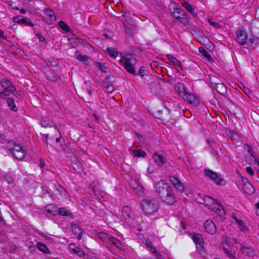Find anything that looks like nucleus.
<instances>
[{
    "label": "nucleus",
    "instance_id": "obj_1",
    "mask_svg": "<svg viewBox=\"0 0 259 259\" xmlns=\"http://www.w3.org/2000/svg\"><path fill=\"white\" fill-rule=\"evenodd\" d=\"M155 189L163 202L169 205L173 204L176 202L175 195L165 180L162 179L157 182L155 185Z\"/></svg>",
    "mask_w": 259,
    "mask_h": 259
},
{
    "label": "nucleus",
    "instance_id": "obj_2",
    "mask_svg": "<svg viewBox=\"0 0 259 259\" xmlns=\"http://www.w3.org/2000/svg\"><path fill=\"white\" fill-rule=\"evenodd\" d=\"M202 200L203 202H200V203L205 204L209 209H211L220 215H223L225 214L223 207L215 199L209 196L204 195Z\"/></svg>",
    "mask_w": 259,
    "mask_h": 259
},
{
    "label": "nucleus",
    "instance_id": "obj_3",
    "mask_svg": "<svg viewBox=\"0 0 259 259\" xmlns=\"http://www.w3.org/2000/svg\"><path fill=\"white\" fill-rule=\"evenodd\" d=\"M119 62L123 65L127 71L132 74H135L136 70L134 66L137 64V60L132 55L125 54L122 56Z\"/></svg>",
    "mask_w": 259,
    "mask_h": 259
},
{
    "label": "nucleus",
    "instance_id": "obj_4",
    "mask_svg": "<svg viewBox=\"0 0 259 259\" xmlns=\"http://www.w3.org/2000/svg\"><path fill=\"white\" fill-rule=\"evenodd\" d=\"M15 91V88L10 80L3 79L0 81V98H6Z\"/></svg>",
    "mask_w": 259,
    "mask_h": 259
},
{
    "label": "nucleus",
    "instance_id": "obj_5",
    "mask_svg": "<svg viewBox=\"0 0 259 259\" xmlns=\"http://www.w3.org/2000/svg\"><path fill=\"white\" fill-rule=\"evenodd\" d=\"M142 207L145 214L152 215L158 210V205L154 200L144 199L142 203Z\"/></svg>",
    "mask_w": 259,
    "mask_h": 259
},
{
    "label": "nucleus",
    "instance_id": "obj_6",
    "mask_svg": "<svg viewBox=\"0 0 259 259\" xmlns=\"http://www.w3.org/2000/svg\"><path fill=\"white\" fill-rule=\"evenodd\" d=\"M8 147L16 159L21 160L25 157L26 151L20 144L15 143H10Z\"/></svg>",
    "mask_w": 259,
    "mask_h": 259
},
{
    "label": "nucleus",
    "instance_id": "obj_7",
    "mask_svg": "<svg viewBox=\"0 0 259 259\" xmlns=\"http://www.w3.org/2000/svg\"><path fill=\"white\" fill-rule=\"evenodd\" d=\"M248 148L247 151L250 153V157L249 158L250 163L253 166L254 168L257 171V177H259V161L255 158L254 152L251 150L250 148L247 144L244 145V147Z\"/></svg>",
    "mask_w": 259,
    "mask_h": 259
},
{
    "label": "nucleus",
    "instance_id": "obj_8",
    "mask_svg": "<svg viewBox=\"0 0 259 259\" xmlns=\"http://www.w3.org/2000/svg\"><path fill=\"white\" fill-rule=\"evenodd\" d=\"M124 17L125 18L126 22L128 23V25H127L125 23H124L125 32L128 36L132 37L134 34L136 27L134 25L133 22H128V16L126 14L124 15Z\"/></svg>",
    "mask_w": 259,
    "mask_h": 259
},
{
    "label": "nucleus",
    "instance_id": "obj_9",
    "mask_svg": "<svg viewBox=\"0 0 259 259\" xmlns=\"http://www.w3.org/2000/svg\"><path fill=\"white\" fill-rule=\"evenodd\" d=\"M183 98L185 101L194 106L198 105L200 102L199 97L195 94H190L187 92Z\"/></svg>",
    "mask_w": 259,
    "mask_h": 259
},
{
    "label": "nucleus",
    "instance_id": "obj_10",
    "mask_svg": "<svg viewBox=\"0 0 259 259\" xmlns=\"http://www.w3.org/2000/svg\"><path fill=\"white\" fill-rule=\"evenodd\" d=\"M247 34L242 28H240L236 32V40L241 45H243L246 43L247 40Z\"/></svg>",
    "mask_w": 259,
    "mask_h": 259
},
{
    "label": "nucleus",
    "instance_id": "obj_11",
    "mask_svg": "<svg viewBox=\"0 0 259 259\" xmlns=\"http://www.w3.org/2000/svg\"><path fill=\"white\" fill-rule=\"evenodd\" d=\"M204 227L206 232L210 234H214L216 233L217 228L215 225L211 220H206L204 223Z\"/></svg>",
    "mask_w": 259,
    "mask_h": 259
},
{
    "label": "nucleus",
    "instance_id": "obj_12",
    "mask_svg": "<svg viewBox=\"0 0 259 259\" xmlns=\"http://www.w3.org/2000/svg\"><path fill=\"white\" fill-rule=\"evenodd\" d=\"M243 183L242 189L247 194H250L253 193L254 189L248 179H241Z\"/></svg>",
    "mask_w": 259,
    "mask_h": 259
},
{
    "label": "nucleus",
    "instance_id": "obj_13",
    "mask_svg": "<svg viewBox=\"0 0 259 259\" xmlns=\"http://www.w3.org/2000/svg\"><path fill=\"white\" fill-rule=\"evenodd\" d=\"M174 5V7H172V5L171 6L170 10L172 16L177 20L181 16L184 15L185 12L183 9L178 8L175 4Z\"/></svg>",
    "mask_w": 259,
    "mask_h": 259
},
{
    "label": "nucleus",
    "instance_id": "obj_14",
    "mask_svg": "<svg viewBox=\"0 0 259 259\" xmlns=\"http://www.w3.org/2000/svg\"><path fill=\"white\" fill-rule=\"evenodd\" d=\"M171 183L178 191L184 192L187 188L185 185L180 181V179H169Z\"/></svg>",
    "mask_w": 259,
    "mask_h": 259
},
{
    "label": "nucleus",
    "instance_id": "obj_15",
    "mask_svg": "<svg viewBox=\"0 0 259 259\" xmlns=\"http://www.w3.org/2000/svg\"><path fill=\"white\" fill-rule=\"evenodd\" d=\"M175 89L178 94L183 98L187 93V88L185 85L182 83H179L175 85Z\"/></svg>",
    "mask_w": 259,
    "mask_h": 259
},
{
    "label": "nucleus",
    "instance_id": "obj_16",
    "mask_svg": "<svg viewBox=\"0 0 259 259\" xmlns=\"http://www.w3.org/2000/svg\"><path fill=\"white\" fill-rule=\"evenodd\" d=\"M192 238L198 248L202 249L203 247L204 242L201 235L199 234H194L193 235Z\"/></svg>",
    "mask_w": 259,
    "mask_h": 259
},
{
    "label": "nucleus",
    "instance_id": "obj_17",
    "mask_svg": "<svg viewBox=\"0 0 259 259\" xmlns=\"http://www.w3.org/2000/svg\"><path fill=\"white\" fill-rule=\"evenodd\" d=\"M241 252L245 256L252 257L255 255L256 252L253 248L248 247H243L241 249Z\"/></svg>",
    "mask_w": 259,
    "mask_h": 259
},
{
    "label": "nucleus",
    "instance_id": "obj_18",
    "mask_svg": "<svg viewBox=\"0 0 259 259\" xmlns=\"http://www.w3.org/2000/svg\"><path fill=\"white\" fill-rule=\"evenodd\" d=\"M56 197L59 200H62L67 196L66 190L62 187H60L59 190H57L55 193Z\"/></svg>",
    "mask_w": 259,
    "mask_h": 259
},
{
    "label": "nucleus",
    "instance_id": "obj_19",
    "mask_svg": "<svg viewBox=\"0 0 259 259\" xmlns=\"http://www.w3.org/2000/svg\"><path fill=\"white\" fill-rule=\"evenodd\" d=\"M153 158L156 164L159 166L162 165L163 164L166 163V160L163 156L155 153L153 156Z\"/></svg>",
    "mask_w": 259,
    "mask_h": 259
},
{
    "label": "nucleus",
    "instance_id": "obj_20",
    "mask_svg": "<svg viewBox=\"0 0 259 259\" xmlns=\"http://www.w3.org/2000/svg\"><path fill=\"white\" fill-rule=\"evenodd\" d=\"M166 56L169 59L170 64L175 66L180 67L182 69L183 68L182 63L180 60L177 59L175 57L170 54H167Z\"/></svg>",
    "mask_w": 259,
    "mask_h": 259
},
{
    "label": "nucleus",
    "instance_id": "obj_21",
    "mask_svg": "<svg viewBox=\"0 0 259 259\" xmlns=\"http://www.w3.org/2000/svg\"><path fill=\"white\" fill-rule=\"evenodd\" d=\"M72 230L73 233L77 236L78 239L81 238V234L82 230L77 224H73L72 225Z\"/></svg>",
    "mask_w": 259,
    "mask_h": 259
},
{
    "label": "nucleus",
    "instance_id": "obj_22",
    "mask_svg": "<svg viewBox=\"0 0 259 259\" xmlns=\"http://www.w3.org/2000/svg\"><path fill=\"white\" fill-rule=\"evenodd\" d=\"M122 215L123 217L127 220L130 221L132 219L131 215V209L127 206H124L122 209Z\"/></svg>",
    "mask_w": 259,
    "mask_h": 259
},
{
    "label": "nucleus",
    "instance_id": "obj_23",
    "mask_svg": "<svg viewBox=\"0 0 259 259\" xmlns=\"http://www.w3.org/2000/svg\"><path fill=\"white\" fill-rule=\"evenodd\" d=\"M204 176L209 178H220V177L217 172L208 169L204 170Z\"/></svg>",
    "mask_w": 259,
    "mask_h": 259
},
{
    "label": "nucleus",
    "instance_id": "obj_24",
    "mask_svg": "<svg viewBox=\"0 0 259 259\" xmlns=\"http://www.w3.org/2000/svg\"><path fill=\"white\" fill-rule=\"evenodd\" d=\"M110 241L118 248L120 249H123L124 246L122 243L118 239L114 237H110L109 238Z\"/></svg>",
    "mask_w": 259,
    "mask_h": 259
},
{
    "label": "nucleus",
    "instance_id": "obj_25",
    "mask_svg": "<svg viewBox=\"0 0 259 259\" xmlns=\"http://www.w3.org/2000/svg\"><path fill=\"white\" fill-rule=\"evenodd\" d=\"M45 14L50 18L51 22H54L56 20V17L54 12L51 9H47L45 11Z\"/></svg>",
    "mask_w": 259,
    "mask_h": 259
},
{
    "label": "nucleus",
    "instance_id": "obj_26",
    "mask_svg": "<svg viewBox=\"0 0 259 259\" xmlns=\"http://www.w3.org/2000/svg\"><path fill=\"white\" fill-rule=\"evenodd\" d=\"M76 58L79 61L83 62L85 64H88V62L89 59V57L88 56L78 53V52H76Z\"/></svg>",
    "mask_w": 259,
    "mask_h": 259
},
{
    "label": "nucleus",
    "instance_id": "obj_27",
    "mask_svg": "<svg viewBox=\"0 0 259 259\" xmlns=\"http://www.w3.org/2000/svg\"><path fill=\"white\" fill-rule=\"evenodd\" d=\"M216 90L221 95H224L227 93L226 87L222 83H217L216 85Z\"/></svg>",
    "mask_w": 259,
    "mask_h": 259
},
{
    "label": "nucleus",
    "instance_id": "obj_28",
    "mask_svg": "<svg viewBox=\"0 0 259 259\" xmlns=\"http://www.w3.org/2000/svg\"><path fill=\"white\" fill-rule=\"evenodd\" d=\"M223 250L230 259H237V258L232 254L231 247L228 246L227 247L223 246Z\"/></svg>",
    "mask_w": 259,
    "mask_h": 259
},
{
    "label": "nucleus",
    "instance_id": "obj_29",
    "mask_svg": "<svg viewBox=\"0 0 259 259\" xmlns=\"http://www.w3.org/2000/svg\"><path fill=\"white\" fill-rule=\"evenodd\" d=\"M37 248L45 253H49V250L47 246L41 242H37L36 244Z\"/></svg>",
    "mask_w": 259,
    "mask_h": 259
},
{
    "label": "nucleus",
    "instance_id": "obj_30",
    "mask_svg": "<svg viewBox=\"0 0 259 259\" xmlns=\"http://www.w3.org/2000/svg\"><path fill=\"white\" fill-rule=\"evenodd\" d=\"M7 103L8 106L10 107L11 110L14 111H17L18 110L17 107L15 105L14 99L12 98H9L7 99Z\"/></svg>",
    "mask_w": 259,
    "mask_h": 259
},
{
    "label": "nucleus",
    "instance_id": "obj_31",
    "mask_svg": "<svg viewBox=\"0 0 259 259\" xmlns=\"http://www.w3.org/2000/svg\"><path fill=\"white\" fill-rule=\"evenodd\" d=\"M178 21H179L180 23H182L184 25L187 26L189 25V19L186 16V13L184 15H183L181 16L180 18H179L178 19H177Z\"/></svg>",
    "mask_w": 259,
    "mask_h": 259
},
{
    "label": "nucleus",
    "instance_id": "obj_32",
    "mask_svg": "<svg viewBox=\"0 0 259 259\" xmlns=\"http://www.w3.org/2000/svg\"><path fill=\"white\" fill-rule=\"evenodd\" d=\"M128 182L134 190L140 185L139 179H129Z\"/></svg>",
    "mask_w": 259,
    "mask_h": 259
},
{
    "label": "nucleus",
    "instance_id": "obj_33",
    "mask_svg": "<svg viewBox=\"0 0 259 259\" xmlns=\"http://www.w3.org/2000/svg\"><path fill=\"white\" fill-rule=\"evenodd\" d=\"M59 214L63 216H71L70 212L64 207H60L58 209Z\"/></svg>",
    "mask_w": 259,
    "mask_h": 259
},
{
    "label": "nucleus",
    "instance_id": "obj_34",
    "mask_svg": "<svg viewBox=\"0 0 259 259\" xmlns=\"http://www.w3.org/2000/svg\"><path fill=\"white\" fill-rule=\"evenodd\" d=\"M182 5L185 9H186L189 12L191 13L192 15L196 16L194 11H193L192 6L188 4L187 2H184L182 3Z\"/></svg>",
    "mask_w": 259,
    "mask_h": 259
},
{
    "label": "nucleus",
    "instance_id": "obj_35",
    "mask_svg": "<svg viewBox=\"0 0 259 259\" xmlns=\"http://www.w3.org/2000/svg\"><path fill=\"white\" fill-rule=\"evenodd\" d=\"M199 52L202 54V55L206 58L208 60H211L212 57L210 55V54L205 50V49L203 47H200L199 48Z\"/></svg>",
    "mask_w": 259,
    "mask_h": 259
},
{
    "label": "nucleus",
    "instance_id": "obj_36",
    "mask_svg": "<svg viewBox=\"0 0 259 259\" xmlns=\"http://www.w3.org/2000/svg\"><path fill=\"white\" fill-rule=\"evenodd\" d=\"M106 52L111 57L113 58H116L118 55V52L113 48H107Z\"/></svg>",
    "mask_w": 259,
    "mask_h": 259
},
{
    "label": "nucleus",
    "instance_id": "obj_37",
    "mask_svg": "<svg viewBox=\"0 0 259 259\" xmlns=\"http://www.w3.org/2000/svg\"><path fill=\"white\" fill-rule=\"evenodd\" d=\"M97 67L101 70L102 72H106V70L107 69V66H106V64L102 63L101 62H97L95 63Z\"/></svg>",
    "mask_w": 259,
    "mask_h": 259
},
{
    "label": "nucleus",
    "instance_id": "obj_38",
    "mask_svg": "<svg viewBox=\"0 0 259 259\" xmlns=\"http://www.w3.org/2000/svg\"><path fill=\"white\" fill-rule=\"evenodd\" d=\"M134 191L139 196L143 197L144 195V189L141 184L139 185L138 187H136Z\"/></svg>",
    "mask_w": 259,
    "mask_h": 259
},
{
    "label": "nucleus",
    "instance_id": "obj_39",
    "mask_svg": "<svg viewBox=\"0 0 259 259\" xmlns=\"http://www.w3.org/2000/svg\"><path fill=\"white\" fill-rule=\"evenodd\" d=\"M46 209L47 212L53 214H56L57 213L56 208L52 204L46 206Z\"/></svg>",
    "mask_w": 259,
    "mask_h": 259
},
{
    "label": "nucleus",
    "instance_id": "obj_40",
    "mask_svg": "<svg viewBox=\"0 0 259 259\" xmlns=\"http://www.w3.org/2000/svg\"><path fill=\"white\" fill-rule=\"evenodd\" d=\"M133 152L135 156L139 157H144L146 155V152L141 149L134 150Z\"/></svg>",
    "mask_w": 259,
    "mask_h": 259
},
{
    "label": "nucleus",
    "instance_id": "obj_41",
    "mask_svg": "<svg viewBox=\"0 0 259 259\" xmlns=\"http://www.w3.org/2000/svg\"><path fill=\"white\" fill-rule=\"evenodd\" d=\"M210 180L217 186H224L226 184V181L225 179H210Z\"/></svg>",
    "mask_w": 259,
    "mask_h": 259
},
{
    "label": "nucleus",
    "instance_id": "obj_42",
    "mask_svg": "<svg viewBox=\"0 0 259 259\" xmlns=\"http://www.w3.org/2000/svg\"><path fill=\"white\" fill-rule=\"evenodd\" d=\"M58 25H59V27L61 29H62L63 30L66 31V32H68L69 31V27L63 21H60L59 22Z\"/></svg>",
    "mask_w": 259,
    "mask_h": 259
},
{
    "label": "nucleus",
    "instance_id": "obj_43",
    "mask_svg": "<svg viewBox=\"0 0 259 259\" xmlns=\"http://www.w3.org/2000/svg\"><path fill=\"white\" fill-rule=\"evenodd\" d=\"M112 82L110 80L109 77H106L103 82V87L104 88H107L109 86L112 85Z\"/></svg>",
    "mask_w": 259,
    "mask_h": 259
},
{
    "label": "nucleus",
    "instance_id": "obj_44",
    "mask_svg": "<svg viewBox=\"0 0 259 259\" xmlns=\"http://www.w3.org/2000/svg\"><path fill=\"white\" fill-rule=\"evenodd\" d=\"M73 253L77 254L79 256L82 257L84 255L85 253L80 247H77Z\"/></svg>",
    "mask_w": 259,
    "mask_h": 259
},
{
    "label": "nucleus",
    "instance_id": "obj_45",
    "mask_svg": "<svg viewBox=\"0 0 259 259\" xmlns=\"http://www.w3.org/2000/svg\"><path fill=\"white\" fill-rule=\"evenodd\" d=\"M228 136L232 139V141H235L238 138V136L237 135V134H236L233 131L230 132L228 134Z\"/></svg>",
    "mask_w": 259,
    "mask_h": 259
},
{
    "label": "nucleus",
    "instance_id": "obj_46",
    "mask_svg": "<svg viewBox=\"0 0 259 259\" xmlns=\"http://www.w3.org/2000/svg\"><path fill=\"white\" fill-rule=\"evenodd\" d=\"M245 170L250 177L254 176V171L251 167L247 166L245 167Z\"/></svg>",
    "mask_w": 259,
    "mask_h": 259
},
{
    "label": "nucleus",
    "instance_id": "obj_47",
    "mask_svg": "<svg viewBox=\"0 0 259 259\" xmlns=\"http://www.w3.org/2000/svg\"><path fill=\"white\" fill-rule=\"evenodd\" d=\"M209 23L212 26L216 28H222V26L221 25H220L219 23L217 22H215L212 21V20L209 19L208 20Z\"/></svg>",
    "mask_w": 259,
    "mask_h": 259
},
{
    "label": "nucleus",
    "instance_id": "obj_48",
    "mask_svg": "<svg viewBox=\"0 0 259 259\" xmlns=\"http://www.w3.org/2000/svg\"><path fill=\"white\" fill-rule=\"evenodd\" d=\"M238 226L239 227L240 229L242 231H244L246 230V227L245 225V224L243 221L241 220H240V221L237 224Z\"/></svg>",
    "mask_w": 259,
    "mask_h": 259
},
{
    "label": "nucleus",
    "instance_id": "obj_49",
    "mask_svg": "<svg viewBox=\"0 0 259 259\" xmlns=\"http://www.w3.org/2000/svg\"><path fill=\"white\" fill-rule=\"evenodd\" d=\"M21 21H22V23H26L28 26H33V24L32 23V22L27 18H21Z\"/></svg>",
    "mask_w": 259,
    "mask_h": 259
},
{
    "label": "nucleus",
    "instance_id": "obj_50",
    "mask_svg": "<svg viewBox=\"0 0 259 259\" xmlns=\"http://www.w3.org/2000/svg\"><path fill=\"white\" fill-rule=\"evenodd\" d=\"M145 244L149 249H150L151 251L155 248V247L153 245L152 243L150 241H148V240H146L145 241Z\"/></svg>",
    "mask_w": 259,
    "mask_h": 259
},
{
    "label": "nucleus",
    "instance_id": "obj_51",
    "mask_svg": "<svg viewBox=\"0 0 259 259\" xmlns=\"http://www.w3.org/2000/svg\"><path fill=\"white\" fill-rule=\"evenodd\" d=\"M145 67L144 66H141L138 71V74L140 76H143L145 74Z\"/></svg>",
    "mask_w": 259,
    "mask_h": 259
},
{
    "label": "nucleus",
    "instance_id": "obj_52",
    "mask_svg": "<svg viewBox=\"0 0 259 259\" xmlns=\"http://www.w3.org/2000/svg\"><path fill=\"white\" fill-rule=\"evenodd\" d=\"M104 90L107 93H111L114 90V88L112 85L104 88Z\"/></svg>",
    "mask_w": 259,
    "mask_h": 259
},
{
    "label": "nucleus",
    "instance_id": "obj_53",
    "mask_svg": "<svg viewBox=\"0 0 259 259\" xmlns=\"http://www.w3.org/2000/svg\"><path fill=\"white\" fill-rule=\"evenodd\" d=\"M77 247H78V246H76L74 243H70L69 244V248L72 252L74 251Z\"/></svg>",
    "mask_w": 259,
    "mask_h": 259
},
{
    "label": "nucleus",
    "instance_id": "obj_54",
    "mask_svg": "<svg viewBox=\"0 0 259 259\" xmlns=\"http://www.w3.org/2000/svg\"><path fill=\"white\" fill-rule=\"evenodd\" d=\"M151 252H152V253L158 258L159 259L160 257H161V254H160L159 252H158V251H157L155 249V248H154Z\"/></svg>",
    "mask_w": 259,
    "mask_h": 259
},
{
    "label": "nucleus",
    "instance_id": "obj_55",
    "mask_svg": "<svg viewBox=\"0 0 259 259\" xmlns=\"http://www.w3.org/2000/svg\"><path fill=\"white\" fill-rule=\"evenodd\" d=\"M36 35L40 41H44L45 40V38L41 33H37Z\"/></svg>",
    "mask_w": 259,
    "mask_h": 259
},
{
    "label": "nucleus",
    "instance_id": "obj_56",
    "mask_svg": "<svg viewBox=\"0 0 259 259\" xmlns=\"http://www.w3.org/2000/svg\"><path fill=\"white\" fill-rule=\"evenodd\" d=\"M99 236L102 240H104V239H105V238L106 237V235L103 233H100L99 234Z\"/></svg>",
    "mask_w": 259,
    "mask_h": 259
},
{
    "label": "nucleus",
    "instance_id": "obj_57",
    "mask_svg": "<svg viewBox=\"0 0 259 259\" xmlns=\"http://www.w3.org/2000/svg\"><path fill=\"white\" fill-rule=\"evenodd\" d=\"M208 142L209 145H210V146L211 147H212V149H214V146L215 145V142L213 141H208Z\"/></svg>",
    "mask_w": 259,
    "mask_h": 259
},
{
    "label": "nucleus",
    "instance_id": "obj_58",
    "mask_svg": "<svg viewBox=\"0 0 259 259\" xmlns=\"http://www.w3.org/2000/svg\"><path fill=\"white\" fill-rule=\"evenodd\" d=\"M12 93H13V95L16 97H19L21 96L20 92L17 91L16 90L15 92H12Z\"/></svg>",
    "mask_w": 259,
    "mask_h": 259
},
{
    "label": "nucleus",
    "instance_id": "obj_59",
    "mask_svg": "<svg viewBox=\"0 0 259 259\" xmlns=\"http://www.w3.org/2000/svg\"><path fill=\"white\" fill-rule=\"evenodd\" d=\"M14 20L15 22H16L18 23H22V21H21V19L19 18V17H15L14 18Z\"/></svg>",
    "mask_w": 259,
    "mask_h": 259
},
{
    "label": "nucleus",
    "instance_id": "obj_60",
    "mask_svg": "<svg viewBox=\"0 0 259 259\" xmlns=\"http://www.w3.org/2000/svg\"><path fill=\"white\" fill-rule=\"evenodd\" d=\"M233 219L234 220V221H235V222H236L237 224H238V222H239L240 221V220H241V219H238V218L236 216H235V215H233Z\"/></svg>",
    "mask_w": 259,
    "mask_h": 259
},
{
    "label": "nucleus",
    "instance_id": "obj_61",
    "mask_svg": "<svg viewBox=\"0 0 259 259\" xmlns=\"http://www.w3.org/2000/svg\"><path fill=\"white\" fill-rule=\"evenodd\" d=\"M243 91L246 94H247L248 93H249V90L248 88H245V87H244L243 89Z\"/></svg>",
    "mask_w": 259,
    "mask_h": 259
},
{
    "label": "nucleus",
    "instance_id": "obj_62",
    "mask_svg": "<svg viewBox=\"0 0 259 259\" xmlns=\"http://www.w3.org/2000/svg\"><path fill=\"white\" fill-rule=\"evenodd\" d=\"M181 227L183 229H185L186 228V225L183 222H181Z\"/></svg>",
    "mask_w": 259,
    "mask_h": 259
},
{
    "label": "nucleus",
    "instance_id": "obj_63",
    "mask_svg": "<svg viewBox=\"0 0 259 259\" xmlns=\"http://www.w3.org/2000/svg\"><path fill=\"white\" fill-rule=\"evenodd\" d=\"M45 162L42 161H40L39 166L41 168H43L45 166Z\"/></svg>",
    "mask_w": 259,
    "mask_h": 259
},
{
    "label": "nucleus",
    "instance_id": "obj_64",
    "mask_svg": "<svg viewBox=\"0 0 259 259\" xmlns=\"http://www.w3.org/2000/svg\"><path fill=\"white\" fill-rule=\"evenodd\" d=\"M136 135L137 136V137H138L140 141H141V140H142V139H143L142 137L140 134H138V133H136Z\"/></svg>",
    "mask_w": 259,
    "mask_h": 259
}]
</instances>
